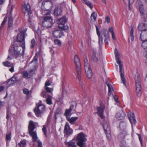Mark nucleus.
I'll return each mask as SVG.
<instances>
[{
	"instance_id": "f257e3e1",
	"label": "nucleus",
	"mask_w": 147,
	"mask_h": 147,
	"mask_svg": "<svg viewBox=\"0 0 147 147\" xmlns=\"http://www.w3.org/2000/svg\"><path fill=\"white\" fill-rule=\"evenodd\" d=\"M25 33L22 31L18 34L16 41L12 43L8 50V60L13 59L20 60L24 57L25 47Z\"/></svg>"
},
{
	"instance_id": "f03ea898",
	"label": "nucleus",
	"mask_w": 147,
	"mask_h": 147,
	"mask_svg": "<svg viewBox=\"0 0 147 147\" xmlns=\"http://www.w3.org/2000/svg\"><path fill=\"white\" fill-rule=\"evenodd\" d=\"M115 54L116 60L117 63L119 65V72L120 74L121 79L123 84L125 85V79L124 78L123 74V64L122 62L120 60L117 48H116L115 51Z\"/></svg>"
},
{
	"instance_id": "7ed1b4c3",
	"label": "nucleus",
	"mask_w": 147,
	"mask_h": 147,
	"mask_svg": "<svg viewBox=\"0 0 147 147\" xmlns=\"http://www.w3.org/2000/svg\"><path fill=\"white\" fill-rule=\"evenodd\" d=\"M45 110V106L42 104L41 100H40L38 103L36 104L33 111L37 117H41V115L44 113Z\"/></svg>"
},
{
	"instance_id": "20e7f679",
	"label": "nucleus",
	"mask_w": 147,
	"mask_h": 147,
	"mask_svg": "<svg viewBox=\"0 0 147 147\" xmlns=\"http://www.w3.org/2000/svg\"><path fill=\"white\" fill-rule=\"evenodd\" d=\"M35 127V125L33 121L31 120L30 121L28 126V130L29 135L32 137V141L34 142H35L38 139L36 131H34Z\"/></svg>"
},
{
	"instance_id": "39448f33",
	"label": "nucleus",
	"mask_w": 147,
	"mask_h": 147,
	"mask_svg": "<svg viewBox=\"0 0 147 147\" xmlns=\"http://www.w3.org/2000/svg\"><path fill=\"white\" fill-rule=\"evenodd\" d=\"M76 140L77 141V144L79 147H86L85 142L87 139L85 134L82 132L78 134L76 138Z\"/></svg>"
},
{
	"instance_id": "423d86ee",
	"label": "nucleus",
	"mask_w": 147,
	"mask_h": 147,
	"mask_svg": "<svg viewBox=\"0 0 147 147\" xmlns=\"http://www.w3.org/2000/svg\"><path fill=\"white\" fill-rule=\"evenodd\" d=\"M54 23L51 16H46L44 18L42 25L44 28H51Z\"/></svg>"
},
{
	"instance_id": "0eeeda50",
	"label": "nucleus",
	"mask_w": 147,
	"mask_h": 147,
	"mask_svg": "<svg viewBox=\"0 0 147 147\" xmlns=\"http://www.w3.org/2000/svg\"><path fill=\"white\" fill-rule=\"evenodd\" d=\"M67 19L66 16H64L57 21V23L59 25V28L63 30H65L69 28L68 26H65V24L67 22Z\"/></svg>"
},
{
	"instance_id": "6e6552de",
	"label": "nucleus",
	"mask_w": 147,
	"mask_h": 147,
	"mask_svg": "<svg viewBox=\"0 0 147 147\" xmlns=\"http://www.w3.org/2000/svg\"><path fill=\"white\" fill-rule=\"evenodd\" d=\"M77 105V103L76 101H72L69 109L65 110L64 115L66 117V119L71 116L72 114L71 111L73 110L76 109Z\"/></svg>"
},
{
	"instance_id": "1a4fd4ad",
	"label": "nucleus",
	"mask_w": 147,
	"mask_h": 147,
	"mask_svg": "<svg viewBox=\"0 0 147 147\" xmlns=\"http://www.w3.org/2000/svg\"><path fill=\"white\" fill-rule=\"evenodd\" d=\"M74 61L76 67V70L77 75H79L81 74V68L80 59L77 55H76L74 58Z\"/></svg>"
},
{
	"instance_id": "9d476101",
	"label": "nucleus",
	"mask_w": 147,
	"mask_h": 147,
	"mask_svg": "<svg viewBox=\"0 0 147 147\" xmlns=\"http://www.w3.org/2000/svg\"><path fill=\"white\" fill-rule=\"evenodd\" d=\"M102 126L108 139L109 140H110L111 139V131L109 123L107 122L104 123Z\"/></svg>"
},
{
	"instance_id": "9b49d317",
	"label": "nucleus",
	"mask_w": 147,
	"mask_h": 147,
	"mask_svg": "<svg viewBox=\"0 0 147 147\" xmlns=\"http://www.w3.org/2000/svg\"><path fill=\"white\" fill-rule=\"evenodd\" d=\"M105 109V105L103 104H101L100 103V106L97 107L96 108L97 114L102 119H103L105 117L104 115V111Z\"/></svg>"
},
{
	"instance_id": "f8f14e48",
	"label": "nucleus",
	"mask_w": 147,
	"mask_h": 147,
	"mask_svg": "<svg viewBox=\"0 0 147 147\" xmlns=\"http://www.w3.org/2000/svg\"><path fill=\"white\" fill-rule=\"evenodd\" d=\"M84 61V68L86 74L88 78H90L92 76V70L90 69V64L87 62L85 61V59Z\"/></svg>"
},
{
	"instance_id": "ddd939ff",
	"label": "nucleus",
	"mask_w": 147,
	"mask_h": 147,
	"mask_svg": "<svg viewBox=\"0 0 147 147\" xmlns=\"http://www.w3.org/2000/svg\"><path fill=\"white\" fill-rule=\"evenodd\" d=\"M144 21L145 22L147 23V17L144 18ZM138 29L141 31L147 30V23H142L139 24L138 27Z\"/></svg>"
},
{
	"instance_id": "4468645a",
	"label": "nucleus",
	"mask_w": 147,
	"mask_h": 147,
	"mask_svg": "<svg viewBox=\"0 0 147 147\" xmlns=\"http://www.w3.org/2000/svg\"><path fill=\"white\" fill-rule=\"evenodd\" d=\"M12 10H7V15L9 16L8 19V28H10L13 26V20L12 16Z\"/></svg>"
},
{
	"instance_id": "2eb2a0df",
	"label": "nucleus",
	"mask_w": 147,
	"mask_h": 147,
	"mask_svg": "<svg viewBox=\"0 0 147 147\" xmlns=\"http://www.w3.org/2000/svg\"><path fill=\"white\" fill-rule=\"evenodd\" d=\"M63 132L65 134L67 135H70L73 132V130L70 128L68 122H67L65 125Z\"/></svg>"
},
{
	"instance_id": "dca6fc26",
	"label": "nucleus",
	"mask_w": 147,
	"mask_h": 147,
	"mask_svg": "<svg viewBox=\"0 0 147 147\" xmlns=\"http://www.w3.org/2000/svg\"><path fill=\"white\" fill-rule=\"evenodd\" d=\"M52 34L55 38H60L63 35V32L61 30H56L53 32Z\"/></svg>"
},
{
	"instance_id": "f3484780",
	"label": "nucleus",
	"mask_w": 147,
	"mask_h": 147,
	"mask_svg": "<svg viewBox=\"0 0 147 147\" xmlns=\"http://www.w3.org/2000/svg\"><path fill=\"white\" fill-rule=\"evenodd\" d=\"M96 33L97 35L98 36V44L100 50L102 49V39L101 37H100V33L99 31V29L96 25L95 26Z\"/></svg>"
},
{
	"instance_id": "a211bd4d",
	"label": "nucleus",
	"mask_w": 147,
	"mask_h": 147,
	"mask_svg": "<svg viewBox=\"0 0 147 147\" xmlns=\"http://www.w3.org/2000/svg\"><path fill=\"white\" fill-rule=\"evenodd\" d=\"M53 5L52 3L50 2L47 3L43 1L42 3V5L41 6V9H46V8H48V7H50V9H51L52 8Z\"/></svg>"
},
{
	"instance_id": "6ab92c4d",
	"label": "nucleus",
	"mask_w": 147,
	"mask_h": 147,
	"mask_svg": "<svg viewBox=\"0 0 147 147\" xmlns=\"http://www.w3.org/2000/svg\"><path fill=\"white\" fill-rule=\"evenodd\" d=\"M136 92L137 96L140 97L142 95L141 87L140 83H136Z\"/></svg>"
},
{
	"instance_id": "aec40b11",
	"label": "nucleus",
	"mask_w": 147,
	"mask_h": 147,
	"mask_svg": "<svg viewBox=\"0 0 147 147\" xmlns=\"http://www.w3.org/2000/svg\"><path fill=\"white\" fill-rule=\"evenodd\" d=\"M101 56L100 54L97 53L96 51H93V55L92 59L95 62H97L99 59H100Z\"/></svg>"
},
{
	"instance_id": "412c9836",
	"label": "nucleus",
	"mask_w": 147,
	"mask_h": 147,
	"mask_svg": "<svg viewBox=\"0 0 147 147\" xmlns=\"http://www.w3.org/2000/svg\"><path fill=\"white\" fill-rule=\"evenodd\" d=\"M140 39L142 41L147 40V30L142 32L140 36Z\"/></svg>"
},
{
	"instance_id": "4be33fe9",
	"label": "nucleus",
	"mask_w": 147,
	"mask_h": 147,
	"mask_svg": "<svg viewBox=\"0 0 147 147\" xmlns=\"http://www.w3.org/2000/svg\"><path fill=\"white\" fill-rule=\"evenodd\" d=\"M22 90L23 93L26 95V97L27 99L29 98L31 96L32 91L31 90H29L27 88H24Z\"/></svg>"
},
{
	"instance_id": "5701e85b",
	"label": "nucleus",
	"mask_w": 147,
	"mask_h": 147,
	"mask_svg": "<svg viewBox=\"0 0 147 147\" xmlns=\"http://www.w3.org/2000/svg\"><path fill=\"white\" fill-rule=\"evenodd\" d=\"M65 145L68 146L67 147H76L77 145L76 143L73 141V140H71L69 142L65 141L64 142Z\"/></svg>"
},
{
	"instance_id": "b1692460",
	"label": "nucleus",
	"mask_w": 147,
	"mask_h": 147,
	"mask_svg": "<svg viewBox=\"0 0 147 147\" xmlns=\"http://www.w3.org/2000/svg\"><path fill=\"white\" fill-rule=\"evenodd\" d=\"M78 119V117H72L71 118L69 117L67 118V120L71 124H74L76 120Z\"/></svg>"
},
{
	"instance_id": "393cba45",
	"label": "nucleus",
	"mask_w": 147,
	"mask_h": 147,
	"mask_svg": "<svg viewBox=\"0 0 147 147\" xmlns=\"http://www.w3.org/2000/svg\"><path fill=\"white\" fill-rule=\"evenodd\" d=\"M78 80L79 82V84L81 85L83 90H84L85 88V86L84 82L81 80V74H80L79 75H77Z\"/></svg>"
},
{
	"instance_id": "a878e982",
	"label": "nucleus",
	"mask_w": 147,
	"mask_h": 147,
	"mask_svg": "<svg viewBox=\"0 0 147 147\" xmlns=\"http://www.w3.org/2000/svg\"><path fill=\"white\" fill-rule=\"evenodd\" d=\"M125 116V114L123 112L122 113H117L116 115V117L119 120L123 119Z\"/></svg>"
},
{
	"instance_id": "bb28decb",
	"label": "nucleus",
	"mask_w": 147,
	"mask_h": 147,
	"mask_svg": "<svg viewBox=\"0 0 147 147\" xmlns=\"http://www.w3.org/2000/svg\"><path fill=\"white\" fill-rule=\"evenodd\" d=\"M137 6L139 9H143L144 8V5L140 0H137Z\"/></svg>"
},
{
	"instance_id": "cd10ccee",
	"label": "nucleus",
	"mask_w": 147,
	"mask_h": 147,
	"mask_svg": "<svg viewBox=\"0 0 147 147\" xmlns=\"http://www.w3.org/2000/svg\"><path fill=\"white\" fill-rule=\"evenodd\" d=\"M101 34L103 35L105 38L109 37V33L107 30L105 28L103 29L101 31Z\"/></svg>"
},
{
	"instance_id": "c85d7f7f",
	"label": "nucleus",
	"mask_w": 147,
	"mask_h": 147,
	"mask_svg": "<svg viewBox=\"0 0 147 147\" xmlns=\"http://www.w3.org/2000/svg\"><path fill=\"white\" fill-rule=\"evenodd\" d=\"M53 15L56 16H60L62 15V10H54Z\"/></svg>"
},
{
	"instance_id": "c756f323",
	"label": "nucleus",
	"mask_w": 147,
	"mask_h": 147,
	"mask_svg": "<svg viewBox=\"0 0 147 147\" xmlns=\"http://www.w3.org/2000/svg\"><path fill=\"white\" fill-rule=\"evenodd\" d=\"M147 10H139L140 16H143L144 18H146L147 17Z\"/></svg>"
},
{
	"instance_id": "7c9ffc66",
	"label": "nucleus",
	"mask_w": 147,
	"mask_h": 147,
	"mask_svg": "<svg viewBox=\"0 0 147 147\" xmlns=\"http://www.w3.org/2000/svg\"><path fill=\"white\" fill-rule=\"evenodd\" d=\"M97 13L95 12H93L91 14L90 18L92 21L93 22L96 21L97 18Z\"/></svg>"
},
{
	"instance_id": "2f4dec72",
	"label": "nucleus",
	"mask_w": 147,
	"mask_h": 147,
	"mask_svg": "<svg viewBox=\"0 0 147 147\" xmlns=\"http://www.w3.org/2000/svg\"><path fill=\"white\" fill-rule=\"evenodd\" d=\"M51 96L49 94L47 95V98L46 99V103L49 105H52L53 103L51 101Z\"/></svg>"
},
{
	"instance_id": "473e14b6",
	"label": "nucleus",
	"mask_w": 147,
	"mask_h": 147,
	"mask_svg": "<svg viewBox=\"0 0 147 147\" xmlns=\"http://www.w3.org/2000/svg\"><path fill=\"white\" fill-rule=\"evenodd\" d=\"M81 0L82 2L86 4L87 6H89L90 9H92L93 8V5L90 1L86 0Z\"/></svg>"
},
{
	"instance_id": "72a5a7b5",
	"label": "nucleus",
	"mask_w": 147,
	"mask_h": 147,
	"mask_svg": "<svg viewBox=\"0 0 147 147\" xmlns=\"http://www.w3.org/2000/svg\"><path fill=\"white\" fill-rule=\"evenodd\" d=\"M21 74L23 75V77L25 78L26 79L30 78L28 72L27 71H22Z\"/></svg>"
},
{
	"instance_id": "f704fd0d",
	"label": "nucleus",
	"mask_w": 147,
	"mask_h": 147,
	"mask_svg": "<svg viewBox=\"0 0 147 147\" xmlns=\"http://www.w3.org/2000/svg\"><path fill=\"white\" fill-rule=\"evenodd\" d=\"M50 10H41V12L43 15H49L51 13Z\"/></svg>"
},
{
	"instance_id": "c9c22d12",
	"label": "nucleus",
	"mask_w": 147,
	"mask_h": 147,
	"mask_svg": "<svg viewBox=\"0 0 147 147\" xmlns=\"http://www.w3.org/2000/svg\"><path fill=\"white\" fill-rule=\"evenodd\" d=\"M24 4L23 5L22 7V9H30L31 7L29 3H27L26 5H25V3H24Z\"/></svg>"
},
{
	"instance_id": "e433bc0d",
	"label": "nucleus",
	"mask_w": 147,
	"mask_h": 147,
	"mask_svg": "<svg viewBox=\"0 0 147 147\" xmlns=\"http://www.w3.org/2000/svg\"><path fill=\"white\" fill-rule=\"evenodd\" d=\"M134 32V30L133 28H131L130 32V37L131 40L132 41H133L134 39V36L133 35Z\"/></svg>"
},
{
	"instance_id": "4c0bfd02",
	"label": "nucleus",
	"mask_w": 147,
	"mask_h": 147,
	"mask_svg": "<svg viewBox=\"0 0 147 147\" xmlns=\"http://www.w3.org/2000/svg\"><path fill=\"white\" fill-rule=\"evenodd\" d=\"M26 143L25 141L24 140H21L20 143L18 144V145L20 147H24L26 145Z\"/></svg>"
},
{
	"instance_id": "58836bf2",
	"label": "nucleus",
	"mask_w": 147,
	"mask_h": 147,
	"mask_svg": "<svg viewBox=\"0 0 147 147\" xmlns=\"http://www.w3.org/2000/svg\"><path fill=\"white\" fill-rule=\"evenodd\" d=\"M135 79L136 83H140L141 79L140 76L138 75H136L135 77Z\"/></svg>"
},
{
	"instance_id": "ea45409f",
	"label": "nucleus",
	"mask_w": 147,
	"mask_h": 147,
	"mask_svg": "<svg viewBox=\"0 0 147 147\" xmlns=\"http://www.w3.org/2000/svg\"><path fill=\"white\" fill-rule=\"evenodd\" d=\"M142 41V47L145 49H147V40H145L144 41Z\"/></svg>"
},
{
	"instance_id": "a19ab883",
	"label": "nucleus",
	"mask_w": 147,
	"mask_h": 147,
	"mask_svg": "<svg viewBox=\"0 0 147 147\" xmlns=\"http://www.w3.org/2000/svg\"><path fill=\"white\" fill-rule=\"evenodd\" d=\"M22 12L24 14L26 12H27L29 17H30V15L32 13V10H22Z\"/></svg>"
},
{
	"instance_id": "79ce46f5",
	"label": "nucleus",
	"mask_w": 147,
	"mask_h": 147,
	"mask_svg": "<svg viewBox=\"0 0 147 147\" xmlns=\"http://www.w3.org/2000/svg\"><path fill=\"white\" fill-rule=\"evenodd\" d=\"M35 72V70L33 69H31L30 70L29 72H28L30 78L34 74Z\"/></svg>"
},
{
	"instance_id": "37998d69",
	"label": "nucleus",
	"mask_w": 147,
	"mask_h": 147,
	"mask_svg": "<svg viewBox=\"0 0 147 147\" xmlns=\"http://www.w3.org/2000/svg\"><path fill=\"white\" fill-rule=\"evenodd\" d=\"M3 64L4 66L6 67H10L11 66V64L8 61L3 62Z\"/></svg>"
},
{
	"instance_id": "c03bdc74",
	"label": "nucleus",
	"mask_w": 147,
	"mask_h": 147,
	"mask_svg": "<svg viewBox=\"0 0 147 147\" xmlns=\"http://www.w3.org/2000/svg\"><path fill=\"white\" fill-rule=\"evenodd\" d=\"M129 120L132 125H135L136 123V120L135 117Z\"/></svg>"
},
{
	"instance_id": "a18cd8bd",
	"label": "nucleus",
	"mask_w": 147,
	"mask_h": 147,
	"mask_svg": "<svg viewBox=\"0 0 147 147\" xmlns=\"http://www.w3.org/2000/svg\"><path fill=\"white\" fill-rule=\"evenodd\" d=\"M54 43L55 45H58L59 46H61V42L58 39H55L54 40Z\"/></svg>"
},
{
	"instance_id": "49530a36",
	"label": "nucleus",
	"mask_w": 147,
	"mask_h": 147,
	"mask_svg": "<svg viewBox=\"0 0 147 147\" xmlns=\"http://www.w3.org/2000/svg\"><path fill=\"white\" fill-rule=\"evenodd\" d=\"M127 116L129 119L135 117L134 113L131 112H129L127 114Z\"/></svg>"
},
{
	"instance_id": "de8ad7c7",
	"label": "nucleus",
	"mask_w": 147,
	"mask_h": 147,
	"mask_svg": "<svg viewBox=\"0 0 147 147\" xmlns=\"http://www.w3.org/2000/svg\"><path fill=\"white\" fill-rule=\"evenodd\" d=\"M39 53H36L35 55V56L32 60V61L31 62V63H33L34 61H38V55Z\"/></svg>"
},
{
	"instance_id": "09e8293b",
	"label": "nucleus",
	"mask_w": 147,
	"mask_h": 147,
	"mask_svg": "<svg viewBox=\"0 0 147 147\" xmlns=\"http://www.w3.org/2000/svg\"><path fill=\"white\" fill-rule=\"evenodd\" d=\"M31 44L30 48L32 49L34 47L35 44V41L34 38L31 40Z\"/></svg>"
},
{
	"instance_id": "8fccbe9b",
	"label": "nucleus",
	"mask_w": 147,
	"mask_h": 147,
	"mask_svg": "<svg viewBox=\"0 0 147 147\" xmlns=\"http://www.w3.org/2000/svg\"><path fill=\"white\" fill-rule=\"evenodd\" d=\"M7 20V18H5L3 21L2 22L1 26L0 27V30H1L2 28L3 27L4 25L5 24Z\"/></svg>"
},
{
	"instance_id": "3c124183",
	"label": "nucleus",
	"mask_w": 147,
	"mask_h": 147,
	"mask_svg": "<svg viewBox=\"0 0 147 147\" xmlns=\"http://www.w3.org/2000/svg\"><path fill=\"white\" fill-rule=\"evenodd\" d=\"M45 89L47 92L51 93V91L53 90V89L52 88H49L48 87H45Z\"/></svg>"
},
{
	"instance_id": "603ef678",
	"label": "nucleus",
	"mask_w": 147,
	"mask_h": 147,
	"mask_svg": "<svg viewBox=\"0 0 147 147\" xmlns=\"http://www.w3.org/2000/svg\"><path fill=\"white\" fill-rule=\"evenodd\" d=\"M15 82L13 81V80H11L10 78V79H9L8 80V81L7 83V84L8 85H10L11 84H14Z\"/></svg>"
},
{
	"instance_id": "864d4df0",
	"label": "nucleus",
	"mask_w": 147,
	"mask_h": 147,
	"mask_svg": "<svg viewBox=\"0 0 147 147\" xmlns=\"http://www.w3.org/2000/svg\"><path fill=\"white\" fill-rule=\"evenodd\" d=\"M10 79L12 81L13 80V81L15 82L17 81L18 78L17 76L14 75L10 78Z\"/></svg>"
},
{
	"instance_id": "5fc2aeb1",
	"label": "nucleus",
	"mask_w": 147,
	"mask_h": 147,
	"mask_svg": "<svg viewBox=\"0 0 147 147\" xmlns=\"http://www.w3.org/2000/svg\"><path fill=\"white\" fill-rule=\"evenodd\" d=\"M46 92L45 91H43L40 94V95L41 96H42L43 97L45 98H46L47 97L46 96Z\"/></svg>"
},
{
	"instance_id": "6e6d98bb",
	"label": "nucleus",
	"mask_w": 147,
	"mask_h": 147,
	"mask_svg": "<svg viewBox=\"0 0 147 147\" xmlns=\"http://www.w3.org/2000/svg\"><path fill=\"white\" fill-rule=\"evenodd\" d=\"M11 138V134H7L6 135V140L9 141L10 140Z\"/></svg>"
},
{
	"instance_id": "4d7b16f0",
	"label": "nucleus",
	"mask_w": 147,
	"mask_h": 147,
	"mask_svg": "<svg viewBox=\"0 0 147 147\" xmlns=\"http://www.w3.org/2000/svg\"><path fill=\"white\" fill-rule=\"evenodd\" d=\"M42 132L44 133L45 136L47 137V129L46 127H44L42 129Z\"/></svg>"
},
{
	"instance_id": "13d9d810",
	"label": "nucleus",
	"mask_w": 147,
	"mask_h": 147,
	"mask_svg": "<svg viewBox=\"0 0 147 147\" xmlns=\"http://www.w3.org/2000/svg\"><path fill=\"white\" fill-rule=\"evenodd\" d=\"M134 1V0H129V9H131V5L133 3Z\"/></svg>"
},
{
	"instance_id": "bf43d9fd",
	"label": "nucleus",
	"mask_w": 147,
	"mask_h": 147,
	"mask_svg": "<svg viewBox=\"0 0 147 147\" xmlns=\"http://www.w3.org/2000/svg\"><path fill=\"white\" fill-rule=\"evenodd\" d=\"M137 135L138 136L139 141L140 142L141 145L142 146V139L141 138V135L139 134H137Z\"/></svg>"
},
{
	"instance_id": "052dcab7",
	"label": "nucleus",
	"mask_w": 147,
	"mask_h": 147,
	"mask_svg": "<svg viewBox=\"0 0 147 147\" xmlns=\"http://www.w3.org/2000/svg\"><path fill=\"white\" fill-rule=\"evenodd\" d=\"M37 142L38 143V147H42V142L40 140H38Z\"/></svg>"
},
{
	"instance_id": "680f3d73",
	"label": "nucleus",
	"mask_w": 147,
	"mask_h": 147,
	"mask_svg": "<svg viewBox=\"0 0 147 147\" xmlns=\"http://www.w3.org/2000/svg\"><path fill=\"white\" fill-rule=\"evenodd\" d=\"M51 84L50 83V82L48 80L45 83V88L46 87H48V86L50 85Z\"/></svg>"
},
{
	"instance_id": "e2e57ef3",
	"label": "nucleus",
	"mask_w": 147,
	"mask_h": 147,
	"mask_svg": "<svg viewBox=\"0 0 147 147\" xmlns=\"http://www.w3.org/2000/svg\"><path fill=\"white\" fill-rule=\"evenodd\" d=\"M60 9H65L66 8L65 5L64 3H63V4H61V6H60Z\"/></svg>"
},
{
	"instance_id": "0e129e2a",
	"label": "nucleus",
	"mask_w": 147,
	"mask_h": 147,
	"mask_svg": "<svg viewBox=\"0 0 147 147\" xmlns=\"http://www.w3.org/2000/svg\"><path fill=\"white\" fill-rule=\"evenodd\" d=\"M105 20L108 23H110V19L108 16H107L105 17Z\"/></svg>"
},
{
	"instance_id": "69168bd1",
	"label": "nucleus",
	"mask_w": 147,
	"mask_h": 147,
	"mask_svg": "<svg viewBox=\"0 0 147 147\" xmlns=\"http://www.w3.org/2000/svg\"><path fill=\"white\" fill-rule=\"evenodd\" d=\"M61 113V111L60 109H56L55 112L56 114H60Z\"/></svg>"
},
{
	"instance_id": "338daca9",
	"label": "nucleus",
	"mask_w": 147,
	"mask_h": 147,
	"mask_svg": "<svg viewBox=\"0 0 147 147\" xmlns=\"http://www.w3.org/2000/svg\"><path fill=\"white\" fill-rule=\"evenodd\" d=\"M9 111L8 110H7V114H6V118L7 119V120L8 121L9 116Z\"/></svg>"
},
{
	"instance_id": "774afa93",
	"label": "nucleus",
	"mask_w": 147,
	"mask_h": 147,
	"mask_svg": "<svg viewBox=\"0 0 147 147\" xmlns=\"http://www.w3.org/2000/svg\"><path fill=\"white\" fill-rule=\"evenodd\" d=\"M109 39V37H108V38H105L104 41L106 44H107L108 43V40Z\"/></svg>"
}]
</instances>
